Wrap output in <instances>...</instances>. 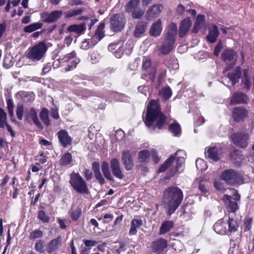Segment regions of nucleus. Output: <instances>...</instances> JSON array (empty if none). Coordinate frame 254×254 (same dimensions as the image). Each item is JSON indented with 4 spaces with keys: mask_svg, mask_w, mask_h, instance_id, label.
<instances>
[{
    "mask_svg": "<svg viewBox=\"0 0 254 254\" xmlns=\"http://www.w3.org/2000/svg\"><path fill=\"white\" fill-rule=\"evenodd\" d=\"M144 122L147 127L153 130L161 129L166 124V117L161 111L158 101L151 100L148 102Z\"/></svg>",
    "mask_w": 254,
    "mask_h": 254,
    "instance_id": "nucleus-1",
    "label": "nucleus"
},
{
    "mask_svg": "<svg viewBox=\"0 0 254 254\" xmlns=\"http://www.w3.org/2000/svg\"><path fill=\"white\" fill-rule=\"evenodd\" d=\"M164 201L167 213L171 215L181 203L183 199L182 190L174 186L168 187L164 192Z\"/></svg>",
    "mask_w": 254,
    "mask_h": 254,
    "instance_id": "nucleus-2",
    "label": "nucleus"
},
{
    "mask_svg": "<svg viewBox=\"0 0 254 254\" xmlns=\"http://www.w3.org/2000/svg\"><path fill=\"white\" fill-rule=\"evenodd\" d=\"M47 49L46 44L44 42H40L29 48L27 51L26 58L33 62L39 61L45 56Z\"/></svg>",
    "mask_w": 254,
    "mask_h": 254,
    "instance_id": "nucleus-3",
    "label": "nucleus"
},
{
    "mask_svg": "<svg viewBox=\"0 0 254 254\" xmlns=\"http://www.w3.org/2000/svg\"><path fill=\"white\" fill-rule=\"evenodd\" d=\"M69 183L76 192L81 194L88 193L86 183L78 173L73 172L70 174Z\"/></svg>",
    "mask_w": 254,
    "mask_h": 254,
    "instance_id": "nucleus-4",
    "label": "nucleus"
},
{
    "mask_svg": "<svg viewBox=\"0 0 254 254\" xmlns=\"http://www.w3.org/2000/svg\"><path fill=\"white\" fill-rule=\"evenodd\" d=\"M221 179L227 184L234 185L243 181L242 175L237 171L233 169H226L221 175Z\"/></svg>",
    "mask_w": 254,
    "mask_h": 254,
    "instance_id": "nucleus-5",
    "label": "nucleus"
},
{
    "mask_svg": "<svg viewBox=\"0 0 254 254\" xmlns=\"http://www.w3.org/2000/svg\"><path fill=\"white\" fill-rule=\"evenodd\" d=\"M142 69L143 73L142 78L147 82H152L154 80L156 74V69L152 65L151 61L149 59H145L142 62Z\"/></svg>",
    "mask_w": 254,
    "mask_h": 254,
    "instance_id": "nucleus-6",
    "label": "nucleus"
},
{
    "mask_svg": "<svg viewBox=\"0 0 254 254\" xmlns=\"http://www.w3.org/2000/svg\"><path fill=\"white\" fill-rule=\"evenodd\" d=\"M232 142L237 147L245 148L249 144L250 136L247 132H236L231 134Z\"/></svg>",
    "mask_w": 254,
    "mask_h": 254,
    "instance_id": "nucleus-7",
    "label": "nucleus"
},
{
    "mask_svg": "<svg viewBox=\"0 0 254 254\" xmlns=\"http://www.w3.org/2000/svg\"><path fill=\"white\" fill-rule=\"evenodd\" d=\"M110 28L114 32H120L125 27L126 20L122 14H114L110 17Z\"/></svg>",
    "mask_w": 254,
    "mask_h": 254,
    "instance_id": "nucleus-8",
    "label": "nucleus"
},
{
    "mask_svg": "<svg viewBox=\"0 0 254 254\" xmlns=\"http://www.w3.org/2000/svg\"><path fill=\"white\" fill-rule=\"evenodd\" d=\"M61 65H64V64L69 63L67 67L65 68V71H68L72 70L76 66L79 62V60L76 58V53L74 51L65 55L63 58H60Z\"/></svg>",
    "mask_w": 254,
    "mask_h": 254,
    "instance_id": "nucleus-9",
    "label": "nucleus"
},
{
    "mask_svg": "<svg viewBox=\"0 0 254 254\" xmlns=\"http://www.w3.org/2000/svg\"><path fill=\"white\" fill-rule=\"evenodd\" d=\"M221 58L225 63L228 64L226 70H228L236 64V53L231 50H226L221 55Z\"/></svg>",
    "mask_w": 254,
    "mask_h": 254,
    "instance_id": "nucleus-10",
    "label": "nucleus"
},
{
    "mask_svg": "<svg viewBox=\"0 0 254 254\" xmlns=\"http://www.w3.org/2000/svg\"><path fill=\"white\" fill-rule=\"evenodd\" d=\"M241 75V68L240 66H237L234 72L229 73L227 76L222 78V82L224 84L229 86L228 84H226V82L228 80V82H230L232 85H234L239 82Z\"/></svg>",
    "mask_w": 254,
    "mask_h": 254,
    "instance_id": "nucleus-11",
    "label": "nucleus"
},
{
    "mask_svg": "<svg viewBox=\"0 0 254 254\" xmlns=\"http://www.w3.org/2000/svg\"><path fill=\"white\" fill-rule=\"evenodd\" d=\"M110 168L113 175L116 178L120 180H122L124 178V175L122 170L118 159L113 158L111 159Z\"/></svg>",
    "mask_w": 254,
    "mask_h": 254,
    "instance_id": "nucleus-12",
    "label": "nucleus"
},
{
    "mask_svg": "<svg viewBox=\"0 0 254 254\" xmlns=\"http://www.w3.org/2000/svg\"><path fill=\"white\" fill-rule=\"evenodd\" d=\"M25 120L29 124L31 123V121L39 129H42L43 126L38 118L37 112L33 108L30 109L29 111L25 116Z\"/></svg>",
    "mask_w": 254,
    "mask_h": 254,
    "instance_id": "nucleus-13",
    "label": "nucleus"
},
{
    "mask_svg": "<svg viewBox=\"0 0 254 254\" xmlns=\"http://www.w3.org/2000/svg\"><path fill=\"white\" fill-rule=\"evenodd\" d=\"M122 162L127 171L132 169L134 166L132 155L129 150H124L122 154Z\"/></svg>",
    "mask_w": 254,
    "mask_h": 254,
    "instance_id": "nucleus-14",
    "label": "nucleus"
},
{
    "mask_svg": "<svg viewBox=\"0 0 254 254\" xmlns=\"http://www.w3.org/2000/svg\"><path fill=\"white\" fill-rule=\"evenodd\" d=\"M57 135L60 143L64 147H67L71 145L72 138L66 130L61 129L58 132Z\"/></svg>",
    "mask_w": 254,
    "mask_h": 254,
    "instance_id": "nucleus-15",
    "label": "nucleus"
},
{
    "mask_svg": "<svg viewBox=\"0 0 254 254\" xmlns=\"http://www.w3.org/2000/svg\"><path fill=\"white\" fill-rule=\"evenodd\" d=\"M175 42L172 40H168L166 38L162 45L158 47V55H166L168 54L173 50Z\"/></svg>",
    "mask_w": 254,
    "mask_h": 254,
    "instance_id": "nucleus-16",
    "label": "nucleus"
},
{
    "mask_svg": "<svg viewBox=\"0 0 254 254\" xmlns=\"http://www.w3.org/2000/svg\"><path fill=\"white\" fill-rule=\"evenodd\" d=\"M63 12L61 10H55L49 14L43 13L42 18L46 23H53L56 22L63 15Z\"/></svg>",
    "mask_w": 254,
    "mask_h": 254,
    "instance_id": "nucleus-17",
    "label": "nucleus"
},
{
    "mask_svg": "<svg viewBox=\"0 0 254 254\" xmlns=\"http://www.w3.org/2000/svg\"><path fill=\"white\" fill-rule=\"evenodd\" d=\"M62 237L61 236L50 241L47 245L46 251L51 254L57 250L62 246Z\"/></svg>",
    "mask_w": 254,
    "mask_h": 254,
    "instance_id": "nucleus-18",
    "label": "nucleus"
},
{
    "mask_svg": "<svg viewBox=\"0 0 254 254\" xmlns=\"http://www.w3.org/2000/svg\"><path fill=\"white\" fill-rule=\"evenodd\" d=\"M191 25V21L190 17L182 20L179 26V34L180 37H184L189 31Z\"/></svg>",
    "mask_w": 254,
    "mask_h": 254,
    "instance_id": "nucleus-19",
    "label": "nucleus"
},
{
    "mask_svg": "<svg viewBox=\"0 0 254 254\" xmlns=\"http://www.w3.org/2000/svg\"><path fill=\"white\" fill-rule=\"evenodd\" d=\"M175 156L177 157L176 166L171 173V175H174L177 172L179 168L183 165L185 162V158L186 156V152L184 150H179L176 153Z\"/></svg>",
    "mask_w": 254,
    "mask_h": 254,
    "instance_id": "nucleus-20",
    "label": "nucleus"
},
{
    "mask_svg": "<svg viewBox=\"0 0 254 254\" xmlns=\"http://www.w3.org/2000/svg\"><path fill=\"white\" fill-rule=\"evenodd\" d=\"M162 8V5L160 4L150 6L146 12V18L157 17L161 12Z\"/></svg>",
    "mask_w": 254,
    "mask_h": 254,
    "instance_id": "nucleus-21",
    "label": "nucleus"
},
{
    "mask_svg": "<svg viewBox=\"0 0 254 254\" xmlns=\"http://www.w3.org/2000/svg\"><path fill=\"white\" fill-rule=\"evenodd\" d=\"M167 246V242L163 239H159L152 244L153 251L156 253H160Z\"/></svg>",
    "mask_w": 254,
    "mask_h": 254,
    "instance_id": "nucleus-22",
    "label": "nucleus"
},
{
    "mask_svg": "<svg viewBox=\"0 0 254 254\" xmlns=\"http://www.w3.org/2000/svg\"><path fill=\"white\" fill-rule=\"evenodd\" d=\"M222 200L227 205L228 209L232 212H235L238 208L237 202L232 200V197L230 195L225 194Z\"/></svg>",
    "mask_w": 254,
    "mask_h": 254,
    "instance_id": "nucleus-23",
    "label": "nucleus"
},
{
    "mask_svg": "<svg viewBox=\"0 0 254 254\" xmlns=\"http://www.w3.org/2000/svg\"><path fill=\"white\" fill-rule=\"evenodd\" d=\"M248 114V111L244 107H239L234 109L233 116L235 121H239L246 118Z\"/></svg>",
    "mask_w": 254,
    "mask_h": 254,
    "instance_id": "nucleus-24",
    "label": "nucleus"
},
{
    "mask_svg": "<svg viewBox=\"0 0 254 254\" xmlns=\"http://www.w3.org/2000/svg\"><path fill=\"white\" fill-rule=\"evenodd\" d=\"M162 22L160 19H158L154 22L151 26L149 30V34L151 36L154 37L159 36L162 31Z\"/></svg>",
    "mask_w": 254,
    "mask_h": 254,
    "instance_id": "nucleus-25",
    "label": "nucleus"
},
{
    "mask_svg": "<svg viewBox=\"0 0 254 254\" xmlns=\"http://www.w3.org/2000/svg\"><path fill=\"white\" fill-rule=\"evenodd\" d=\"M92 168L96 179L98 181L101 185H103L105 182V180L100 172L99 163L97 162H93L92 164Z\"/></svg>",
    "mask_w": 254,
    "mask_h": 254,
    "instance_id": "nucleus-26",
    "label": "nucleus"
},
{
    "mask_svg": "<svg viewBox=\"0 0 254 254\" xmlns=\"http://www.w3.org/2000/svg\"><path fill=\"white\" fill-rule=\"evenodd\" d=\"M147 27V23L143 21H138L134 30V35L136 38H139L145 32Z\"/></svg>",
    "mask_w": 254,
    "mask_h": 254,
    "instance_id": "nucleus-27",
    "label": "nucleus"
},
{
    "mask_svg": "<svg viewBox=\"0 0 254 254\" xmlns=\"http://www.w3.org/2000/svg\"><path fill=\"white\" fill-rule=\"evenodd\" d=\"M105 24L101 22L98 25V28L92 37V40L95 42L96 43L100 41L104 37V29Z\"/></svg>",
    "mask_w": 254,
    "mask_h": 254,
    "instance_id": "nucleus-28",
    "label": "nucleus"
},
{
    "mask_svg": "<svg viewBox=\"0 0 254 254\" xmlns=\"http://www.w3.org/2000/svg\"><path fill=\"white\" fill-rule=\"evenodd\" d=\"M247 97L245 94L241 92H237L233 95L231 99V104L245 103L247 102Z\"/></svg>",
    "mask_w": 254,
    "mask_h": 254,
    "instance_id": "nucleus-29",
    "label": "nucleus"
},
{
    "mask_svg": "<svg viewBox=\"0 0 254 254\" xmlns=\"http://www.w3.org/2000/svg\"><path fill=\"white\" fill-rule=\"evenodd\" d=\"M226 223L224 222V219L218 220L214 225V230L218 234L224 235L227 231Z\"/></svg>",
    "mask_w": 254,
    "mask_h": 254,
    "instance_id": "nucleus-30",
    "label": "nucleus"
},
{
    "mask_svg": "<svg viewBox=\"0 0 254 254\" xmlns=\"http://www.w3.org/2000/svg\"><path fill=\"white\" fill-rule=\"evenodd\" d=\"M67 29L70 32H75L80 35L82 34L86 30V25L84 23L73 24L68 26Z\"/></svg>",
    "mask_w": 254,
    "mask_h": 254,
    "instance_id": "nucleus-31",
    "label": "nucleus"
},
{
    "mask_svg": "<svg viewBox=\"0 0 254 254\" xmlns=\"http://www.w3.org/2000/svg\"><path fill=\"white\" fill-rule=\"evenodd\" d=\"M219 34L217 27L216 25H213L211 28L210 29L209 33L207 36V40L211 43L215 42Z\"/></svg>",
    "mask_w": 254,
    "mask_h": 254,
    "instance_id": "nucleus-32",
    "label": "nucleus"
},
{
    "mask_svg": "<svg viewBox=\"0 0 254 254\" xmlns=\"http://www.w3.org/2000/svg\"><path fill=\"white\" fill-rule=\"evenodd\" d=\"M204 20L205 16L204 15L198 14L197 16L192 30L193 33H197L199 29L203 27L204 24Z\"/></svg>",
    "mask_w": 254,
    "mask_h": 254,
    "instance_id": "nucleus-33",
    "label": "nucleus"
},
{
    "mask_svg": "<svg viewBox=\"0 0 254 254\" xmlns=\"http://www.w3.org/2000/svg\"><path fill=\"white\" fill-rule=\"evenodd\" d=\"M177 33V26L174 23H171L168 26L166 38L175 42V36Z\"/></svg>",
    "mask_w": 254,
    "mask_h": 254,
    "instance_id": "nucleus-34",
    "label": "nucleus"
},
{
    "mask_svg": "<svg viewBox=\"0 0 254 254\" xmlns=\"http://www.w3.org/2000/svg\"><path fill=\"white\" fill-rule=\"evenodd\" d=\"M143 222L141 219H133L131 222V227L129 231V235H134L137 233L136 228L142 226Z\"/></svg>",
    "mask_w": 254,
    "mask_h": 254,
    "instance_id": "nucleus-35",
    "label": "nucleus"
},
{
    "mask_svg": "<svg viewBox=\"0 0 254 254\" xmlns=\"http://www.w3.org/2000/svg\"><path fill=\"white\" fill-rule=\"evenodd\" d=\"M7 108L10 120L12 123H17V121L14 117L13 112L14 104L12 99L9 98L6 100Z\"/></svg>",
    "mask_w": 254,
    "mask_h": 254,
    "instance_id": "nucleus-36",
    "label": "nucleus"
},
{
    "mask_svg": "<svg viewBox=\"0 0 254 254\" xmlns=\"http://www.w3.org/2000/svg\"><path fill=\"white\" fill-rule=\"evenodd\" d=\"M101 170L104 177L109 181H114V178L112 176L110 170L109 164L106 161H103L101 165Z\"/></svg>",
    "mask_w": 254,
    "mask_h": 254,
    "instance_id": "nucleus-37",
    "label": "nucleus"
},
{
    "mask_svg": "<svg viewBox=\"0 0 254 254\" xmlns=\"http://www.w3.org/2000/svg\"><path fill=\"white\" fill-rule=\"evenodd\" d=\"M205 155L214 161H217L219 159L218 148L215 147L209 148L205 153Z\"/></svg>",
    "mask_w": 254,
    "mask_h": 254,
    "instance_id": "nucleus-38",
    "label": "nucleus"
},
{
    "mask_svg": "<svg viewBox=\"0 0 254 254\" xmlns=\"http://www.w3.org/2000/svg\"><path fill=\"white\" fill-rule=\"evenodd\" d=\"M174 226V222L172 221L167 220L164 221L160 228V234H164L170 231Z\"/></svg>",
    "mask_w": 254,
    "mask_h": 254,
    "instance_id": "nucleus-39",
    "label": "nucleus"
},
{
    "mask_svg": "<svg viewBox=\"0 0 254 254\" xmlns=\"http://www.w3.org/2000/svg\"><path fill=\"white\" fill-rule=\"evenodd\" d=\"M169 130L173 134L174 136H179L181 135V127L177 122L170 124L169 127Z\"/></svg>",
    "mask_w": 254,
    "mask_h": 254,
    "instance_id": "nucleus-40",
    "label": "nucleus"
},
{
    "mask_svg": "<svg viewBox=\"0 0 254 254\" xmlns=\"http://www.w3.org/2000/svg\"><path fill=\"white\" fill-rule=\"evenodd\" d=\"M40 118L43 123L47 126H49L50 125V121L49 117V111L46 108H43L42 109L40 115Z\"/></svg>",
    "mask_w": 254,
    "mask_h": 254,
    "instance_id": "nucleus-41",
    "label": "nucleus"
},
{
    "mask_svg": "<svg viewBox=\"0 0 254 254\" xmlns=\"http://www.w3.org/2000/svg\"><path fill=\"white\" fill-rule=\"evenodd\" d=\"M72 156L71 153L67 152L62 156L60 161V164L62 166H66L70 164L72 162Z\"/></svg>",
    "mask_w": 254,
    "mask_h": 254,
    "instance_id": "nucleus-42",
    "label": "nucleus"
},
{
    "mask_svg": "<svg viewBox=\"0 0 254 254\" xmlns=\"http://www.w3.org/2000/svg\"><path fill=\"white\" fill-rule=\"evenodd\" d=\"M140 2V0H130L126 6V10L127 13H130L131 11L137 8Z\"/></svg>",
    "mask_w": 254,
    "mask_h": 254,
    "instance_id": "nucleus-43",
    "label": "nucleus"
},
{
    "mask_svg": "<svg viewBox=\"0 0 254 254\" xmlns=\"http://www.w3.org/2000/svg\"><path fill=\"white\" fill-rule=\"evenodd\" d=\"M43 26V23L40 22H36L32 23L28 26H26L24 28V31L26 33H31L34 31L41 28Z\"/></svg>",
    "mask_w": 254,
    "mask_h": 254,
    "instance_id": "nucleus-44",
    "label": "nucleus"
},
{
    "mask_svg": "<svg viewBox=\"0 0 254 254\" xmlns=\"http://www.w3.org/2000/svg\"><path fill=\"white\" fill-rule=\"evenodd\" d=\"M166 65L170 70H175L179 68V65L178 61L174 57L170 58V59L165 62Z\"/></svg>",
    "mask_w": 254,
    "mask_h": 254,
    "instance_id": "nucleus-45",
    "label": "nucleus"
},
{
    "mask_svg": "<svg viewBox=\"0 0 254 254\" xmlns=\"http://www.w3.org/2000/svg\"><path fill=\"white\" fill-rule=\"evenodd\" d=\"M175 159L174 157L171 155L166 161L160 166L159 169V172H163L170 167Z\"/></svg>",
    "mask_w": 254,
    "mask_h": 254,
    "instance_id": "nucleus-46",
    "label": "nucleus"
},
{
    "mask_svg": "<svg viewBox=\"0 0 254 254\" xmlns=\"http://www.w3.org/2000/svg\"><path fill=\"white\" fill-rule=\"evenodd\" d=\"M160 95L164 99L167 100L170 98L172 95V91L169 87L163 88L159 92Z\"/></svg>",
    "mask_w": 254,
    "mask_h": 254,
    "instance_id": "nucleus-47",
    "label": "nucleus"
},
{
    "mask_svg": "<svg viewBox=\"0 0 254 254\" xmlns=\"http://www.w3.org/2000/svg\"><path fill=\"white\" fill-rule=\"evenodd\" d=\"M7 122V115L4 110L0 108V127L4 128Z\"/></svg>",
    "mask_w": 254,
    "mask_h": 254,
    "instance_id": "nucleus-48",
    "label": "nucleus"
},
{
    "mask_svg": "<svg viewBox=\"0 0 254 254\" xmlns=\"http://www.w3.org/2000/svg\"><path fill=\"white\" fill-rule=\"evenodd\" d=\"M227 224L228 225V230L230 232H234L237 230L238 224L237 221L229 217Z\"/></svg>",
    "mask_w": 254,
    "mask_h": 254,
    "instance_id": "nucleus-49",
    "label": "nucleus"
},
{
    "mask_svg": "<svg viewBox=\"0 0 254 254\" xmlns=\"http://www.w3.org/2000/svg\"><path fill=\"white\" fill-rule=\"evenodd\" d=\"M44 248L45 243L43 240H38L36 242L34 249L36 252L39 253H44L45 251Z\"/></svg>",
    "mask_w": 254,
    "mask_h": 254,
    "instance_id": "nucleus-50",
    "label": "nucleus"
},
{
    "mask_svg": "<svg viewBox=\"0 0 254 254\" xmlns=\"http://www.w3.org/2000/svg\"><path fill=\"white\" fill-rule=\"evenodd\" d=\"M133 19H140L144 14V11L141 8H136L130 12Z\"/></svg>",
    "mask_w": 254,
    "mask_h": 254,
    "instance_id": "nucleus-51",
    "label": "nucleus"
},
{
    "mask_svg": "<svg viewBox=\"0 0 254 254\" xmlns=\"http://www.w3.org/2000/svg\"><path fill=\"white\" fill-rule=\"evenodd\" d=\"M149 156V152L147 150H143L138 153V159L140 162H145Z\"/></svg>",
    "mask_w": 254,
    "mask_h": 254,
    "instance_id": "nucleus-52",
    "label": "nucleus"
},
{
    "mask_svg": "<svg viewBox=\"0 0 254 254\" xmlns=\"http://www.w3.org/2000/svg\"><path fill=\"white\" fill-rule=\"evenodd\" d=\"M43 232L39 229H36L33 231H32L29 235V239L31 240H35L36 239H39L43 236Z\"/></svg>",
    "mask_w": 254,
    "mask_h": 254,
    "instance_id": "nucleus-53",
    "label": "nucleus"
},
{
    "mask_svg": "<svg viewBox=\"0 0 254 254\" xmlns=\"http://www.w3.org/2000/svg\"><path fill=\"white\" fill-rule=\"evenodd\" d=\"M81 214V209L80 208L77 207L75 209H72L70 212V216L72 220L76 221L80 217Z\"/></svg>",
    "mask_w": 254,
    "mask_h": 254,
    "instance_id": "nucleus-54",
    "label": "nucleus"
},
{
    "mask_svg": "<svg viewBox=\"0 0 254 254\" xmlns=\"http://www.w3.org/2000/svg\"><path fill=\"white\" fill-rule=\"evenodd\" d=\"M24 112V107L22 104H18L16 107V114L17 118L19 120H22L23 118Z\"/></svg>",
    "mask_w": 254,
    "mask_h": 254,
    "instance_id": "nucleus-55",
    "label": "nucleus"
},
{
    "mask_svg": "<svg viewBox=\"0 0 254 254\" xmlns=\"http://www.w3.org/2000/svg\"><path fill=\"white\" fill-rule=\"evenodd\" d=\"M196 167L198 170L202 171L206 169L205 162L201 159H197L195 161Z\"/></svg>",
    "mask_w": 254,
    "mask_h": 254,
    "instance_id": "nucleus-56",
    "label": "nucleus"
},
{
    "mask_svg": "<svg viewBox=\"0 0 254 254\" xmlns=\"http://www.w3.org/2000/svg\"><path fill=\"white\" fill-rule=\"evenodd\" d=\"M38 218L44 223H47L49 221V217L47 216L45 212L43 210L39 211Z\"/></svg>",
    "mask_w": 254,
    "mask_h": 254,
    "instance_id": "nucleus-57",
    "label": "nucleus"
},
{
    "mask_svg": "<svg viewBox=\"0 0 254 254\" xmlns=\"http://www.w3.org/2000/svg\"><path fill=\"white\" fill-rule=\"evenodd\" d=\"M231 157L234 160H236L235 163L236 164H240L242 160L243 159V157L241 154H237L236 151H234L233 153L231 154Z\"/></svg>",
    "mask_w": 254,
    "mask_h": 254,
    "instance_id": "nucleus-58",
    "label": "nucleus"
},
{
    "mask_svg": "<svg viewBox=\"0 0 254 254\" xmlns=\"http://www.w3.org/2000/svg\"><path fill=\"white\" fill-rule=\"evenodd\" d=\"M121 48V46L119 45L118 43H112L110 44L108 46V50L110 51H113L115 50H120Z\"/></svg>",
    "mask_w": 254,
    "mask_h": 254,
    "instance_id": "nucleus-59",
    "label": "nucleus"
},
{
    "mask_svg": "<svg viewBox=\"0 0 254 254\" xmlns=\"http://www.w3.org/2000/svg\"><path fill=\"white\" fill-rule=\"evenodd\" d=\"M83 242L87 248L93 247L97 244V242L94 240H84Z\"/></svg>",
    "mask_w": 254,
    "mask_h": 254,
    "instance_id": "nucleus-60",
    "label": "nucleus"
},
{
    "mask_svg": "<svg viewBox=\"0 0 254 254\" xmlns=\"http://www.w3.org/2000/svg\"><path fill=\"white\" fill-rule=\"evenodd\" d=\"M84 176L87 180H91L93 177L92 172L89 169H86L84 170Z\"/></svg>",
    "mask_w": 254,
    "mask_h": 254,
    "instance_id": "nucleus-61",
    "label": "nucleus"
},
{
    "mask_svg": "<svg viewBox=\"0 0 254 254\" xmlns=\"http://www.w3.org/2000/svg\"><path fill=\"white\" fill-rule=\"evenodd\" d=\"M198 189L203 193H205L207 191L206 185L201 182L199 184Z\"/></svg>",
    "mask_w": 254,
    "mask_h": 254,
    "instance_id": "nucleus-62",
    "label": "nucleus"
},
{
    "mask_svg": "<svg viewBox=\"0 0 254 254\" xmlns=\"http://www.w3.org/2000/svg\"><path fill=\"white\" fill-rule=\"evenodd\" d=\"M222 48V45L220 42L218 43L217 45L215 47L214 54V55L217 56L219 55V52H220L221 49Z\"/></svg>",
    "mask_w": 254,
    "mask_h": 254,
    "instance_id": "nucleus-63",
    "label": "nucleus"
},
{
    "mask_svg": "<svg viewBox=\"0 0 254 254\" xmlns=\"http://www.w3.org/2000/svg\"><path fill=\"white\" fill-rule=\"evenodd\" d=\"M73 38L71 35L66 36L64 38V44L67 46H69L72 42Z\"/></svg>",
    "mask_w": 254,
    "mask_h": 254,
    "instance_id": "nucleus-64",
    "label": "nucleus"
}]
</instances>
